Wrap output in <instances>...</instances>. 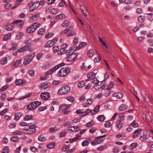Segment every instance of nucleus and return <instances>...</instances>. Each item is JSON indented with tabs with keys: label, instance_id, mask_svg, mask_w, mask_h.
I'll list each match as a JSON object with an SVG mask.
<instances>
[{
	"label": "nucleus",
	"instance_id": "obj_36",
	"mask_svg": "<svg viewBox=\"0 0 153 153\" xmlns=\"http://www.w3.org/2000/svg\"><path fill=\"white\" fill-rule=\"evenodd\" d=\"M45 28H40L38 31V34L39 35H42L45 33Z\"/></svg>",
	"mask_w": 153,
	"mask_h": 153
},
{
	"label": "nucleus",
	"instance_id": "obj_42",
	"mask_svg": "<svg viewBox=\"0 0 153 153\" xmlns=\"http://www.w3.org/2000/svg\"><path fill=\"white\" fill-rule=\"evenodd\" d=\"M9 151V149L7 146L4 147L1 153H8Z\"/></svg>",
	"mask_w": 153,
	"mask_h": 153
},
{
	"label": "nucleus",
	"instance_id": "obj_29",
	"mask_svg": "<svg viewBox=\"0 0 153 153\" xmlns=\"http://www.w3.org/2000/svg\"><path fill=\"white\" fill-rule=\"evenodd\" d=\"M66 16L64 14H60L55 16V18L56 19H62L65 17Z\"/></svg>",
	"mask_w": 153,
	"mask_h": 153
},
{
	"label": "nucleus",
	"instance_id": "obj_63",
	"mask_svg": "<svg viewBox=\"0 0 153 153\" xmlns=\"http://www.w3.org/2000/svg\"><path fill=\"white\" fill-rule=\"evenodd\" d=\"M74 52L72 48L70 49L68 51H66V53L67 54V55H69L71 54H72Z\"/></svg>",
	"mask_w": 153,
	"mask_h": 153
},
{
	"label": "nucleus",
	"instance_id": "obj_33",
	"mask_svg": "<svg viewBox=\"0 0 153 153\" xmlns=\"http://www.w3.org/2000/svg\"><path fill=\"white\" fill-rule=\"evenodd\" d=\"M19 138L17 136H14L11 137V140L13 142H18L19 140Z\"/></svg>",
	"mask_w": 153,
	"mask_h": 153
},
{
	"label": "nucleus",
	"instance_id": "obj_57",
	"mask_svg": "<svg viewBox=\"0 0 153 153\" xmlns=\"http://www.w3.org/2000/svg\"><path fill=\"white\" fill-rule=\"evenodd\" d=\"M85 84V82H81L78 84L77 87L79 88H82L84 86Z\"/></svg>",
	"mask_w": 153,
	"mask_h": 153
},
{
	"label": "nucleus",
	"instance_id": "obj_23",
	"mask_svg": "<svg viewBox=\"0 0 153 153\" xmlns=\"http://www.w3.org/2000/svg\"><path fill=\"white\" fill-rule=\"evenodd\" d=\"M27 46H25L17 50V51L19 53H22L26 51L27 49L26 48Z\"/></svg>",
	"mask_w": 153,
	"mask_h": 153
},
{
	"label": "nucleus",
	"instance_id": "obj_24",
	"mask_svg": "<svg viewBox=\"0 0 153 153\" xmlns=\"http://www.w3.org/2000/svg\"><path fill=\"white\" fill-rule=\"evenodd\" d=\"M80 137V135L79 134H78L76 135L75 137L73 138L70 139L69 140V141L70 143H71L74 141H76L77 140H78L79 139Z\"/></svg>",
	"mask_w": 153,
	"mask_h": 153
},
{
	"label": "nucleus",
	"instance_id": "obj_27",
	"mask_svg": "<svg viewBox=\"0 0 153 153\" xmlns=\"http://www.w3.org/2000/svg\"><path fill=\"white\" fill-rule=\"evenodd\" d=\"M88 56L90 57H92L94 54V52L93 50H90L87 52Z\"/></svg>",
	"mask_w": 153,
	"mask_h": 153
},
{
	"label": "nucleus",
	"instance_id": "obj_48",
	"mask_svg": "<svg viewBox=\"0 0 153 153\" xmlns=\"http://www.w3.org/2000/svg\"><path fill=\"white\" fill-rule=\"evenodd\" d=\"M22 61V60L20 59L17 60H16L15 62H14L16 65V66L17 67L19 65L21 64Z\"/></svg>",
	"mask_w": 153,
	"mask_h": 153
},
{
	"label": "nucleus",
	"instance_id": "obj_60",
	"mask_svg": "<svg viewBox=\"0 0 153 153\" xmlns=\"http://www.w3.org/2000/svg\"><path fill=\"white\" fill-rule=\"evenodd\" d=\"M66 99L68 101L72 102L74 100V98L72 97H66Z\"/></svg>",
	"mask_w": 153,
	"mask_h": 153
},
{
	"label": "nucleus",
	"instance_id": "obj_9",
	"mask_svg": "<svg viewBox=\"0 0 153 153\" xmlns=\"http://www.w3.org/2000/svg\"><path fill=\"white\" fill-rule=\"evenodd\" d=\"M61 65H58L54 67L50 70L48 71L46 73V75H49L52 74L54 71L60 68Z\"/></svg>",
	"mask_w": 153,
	"mask_h": 153
},
{
	"label": "nucleus",
	"instance_id": "obj_4",
	"mask_svg": "<svg viewBox=\"0 0 153 153\" xmlns=\"http://www.w3.org/2000/svg\"><path fill=\"white\" fill-rule=\"evenodd\" d=\"M70 69L68 67L62 68L57 73V75L61 77H64L68 74L70 71Z\"/></svg>",
	"mask_w": 153,
	"mask_h": 153
},
{
	"label": "nucleus",
	"instance_id": "obj_64",
	"mask_svg": "<svg viewBox=\"0 0 153 153\" xmlns=\"http://www.w3.org/2000/svg\"><path fill=\"white\" fill-rule=\"evenodd\" d=\"M148 42L150 46H153V39H149Z\"/></svg>",
	"mask_w": 153,
	"mask_h": 153
},
{
	"label": "nucleus",
	"instance_id": "obj_59",
	"mask_svg": "<svg viewBox=\"0 0 153 153\" xmlns=\"http://www.w3.org/2000/svg\"><path fill=\"white\" fill-rule=\"evenodd\" d=\"M125 117V116L122 113L120 114H119L120 120L119 121L122 122V121L124 119Z\"/></svg>",
	"mask_w": 153,
	"mask_h": 153
},
{
	"label": "nucleus",
	"instance_id": "obj_11",
	"mask_svg": "<svg viewBox=\"0 0 153 153\" xmlns=\"http://www.w3.org/2000/svg\"><path fill=\"white\" fill-rule=\"evenodd\" d=\"M41 98L45 100H48L50 97V94L47 92H44L41 94Z\"/></svg>",
	"mask_w": 153,
	"mask_h": 153
},
{
	"label": "nucleus",
	"instance_id": "obj_10",
	"mask_svg": "<svg viewBox=\"0 0 153 153\" xmlns=\"http://www.w3.org/2000/svg\"><path fill=\"white\" fill-rule=\"evenodd\" d=\"M51 85V83L47 82L42 83L41 84L40 87V88L42 89H45L49 87Z\"/></svg>",
	"mask_w": 153,
	"mask_h": 153
},
{
	"label": "nucleus",
	"instance_id": "obj_31",
	"mask_svg": "<svg viewBox=\"0 0 153 153\" xmlns=\"http://www.w3.org/2000/svg\"><path fill=\"white\" fill-rule=\"evenodd\" d=\"M97 119L100 121L102 122L105 119V118L104 115H101L98 116L97 117Z\"/></svg>",
	"mask_w": 153,
	"mask_h": 153
},
{
	"label": "nucleus",
	"instance_id": "obj_1",
	"mask_svg": "<svg viewBox=\"0 0 153 153\" xmlns=\"http://www.w3.org/2000/svg\"><path fill=\"white\" fill-rule=\"evenodd\" d=\"M40 25L39 22L33 23L32 25L28 27L26 29V32L28 33H31L38 27Z\"/></svg>",
	"mask_w": 153,
	"mask_h": 153
},
{
	"label": "nucleus",
	"instance_id": "obj_32",
	"mask_svg": "<svg viewBox=\"0 0 153 153\" xmlns=\"http://www.w3.org/2000/svg\"><path fill=\"white\" fill-rule=\"evenodd\" d=\"M91 82L94 84H99V82L96 77H94L92 79Z\"/></svg>",
	"mask_w": 153,
	"mask_h": 153
},
{
	"label": "nucleus",
	"instance_id": "obj_45",
	"mask_svg": "<svg viewBox=\"0 0 153 153\" xmlns=\"http://www.w3.org/2000/svg\"><path fill=\"white\" fill-rule=\"evenodd\" d=\"M114 85V82L110 81L108 85H107V86L108 87V88L110 89L112 88L113 86Z\"/></svg>",
	"mask_w": 153,
	"mask_h": 153
},
{
	"label": "nucleus",
	"instance_id": "obj_6",
	"mask_svg": "<svg viewBox=\"0 0 153 153\" xmlns=\"http://www.w3.org/2000/svg\"><path fill=\"white\" fill-rule=\"evenodd\" d=\"M29 127L28 128H26L23 130V132L27 133L29 134H32L36 131V129L35 128L37 127V126L35 124H30L29 126Z\"/></svg>",
	"mask_w": 153,
	"mask_h": 153
},
{
	"label": "nucleus",
	"instance_id": "obj_26",
	"mask_svg": "<svg viewBox=\"0 0 153 153\" xmlns=\"http://www.w3.org/2000/svg\"><path fill=\"white\" fill-rule=\"evenodd\" d=\"M46 138L43 135L39 136L38 138V140L41 142H44L46 141Z\"/></svg>",
	"mask_w": 153,
	"mask_h": 153
},
{
	"label": "nucleus",
	"instance_id": "obj_7",
	"mask_svg": "<svg viewBox=\"0 0 153 153\" xmlns=\"http://www.w3.org/2000/svg\"><path fill=\"white\" fill-rule=\"evenodd\" d=\"M40 13L39 12H36L34 14H30L28 17L30 19V22H33V20H35L36 19L39 17L40 16Z\"/></svg>",
	"mask_w": 153,
	"mask_h": 153
},
{
	"label": "nucleus",
	"instance_id": "obj_28",
	"mask_svg": "<svg viewBox=\"0 0 153 153\" xmlns=\"http://www.w3.org/2000/svg\"><path fill=\"white\" fill-rule=\"evenodd\" d=\"M123 126L122 122L119 121V120L116 123V127L118 129H120Z\"/></svg>",
	"mask_w": 153,
	"mask_h": 153
},
{
	"label": "nucleus",
	"instance_id": "obj_16",
	"mask_svg": "<svg viewBox=\"0 0 153 153\" xmlns=\"http://www.w3.org/2000/svg\"><path fill=\"white\" fill-rule=\"evenodd\" d=\"M91 140L90 138H87L83 141L82 143V145L83 146L88 145L90 143Z\"/></svg>",
	"mask_w": 153,
	"mask_h": 153
},
{
	"label": "nucleus",
	"instance_id": "obj_19",
	"mask_svg": "<svg viewBox=\"0 0 153 153\" xmlns=\"http://www.w3.org/2000/svg\"><path fill=\"white\" fill-rule=\"evenodd\" d=\"M113 96L118 99L122 98L123 96V94L121 92H118L113 94Z\"/></svg>",
	"mask_w": 153,
	"mask_h": 153
},
{
	"label": "nucleus",
	"instance_id": "obj_13",
	"mask_svg": "<svg viewBox=\"0 0 153 153\" xmlns=\"http://www.w3.org/2000/svg\"><path fill=\"white\" fill-rule=\"evenodd\" d=\"M13 24H17V26L19 27H21L23 25L24 22L22 20H16L12 23Z\"/></svg>",
	"mask_w": 153,
	"mask_h": 153
},
{
	"label": "nucleus",
	"instance_id": "obj_43",
	"mask_svg": "<svg viewBox=\"0 0 153 153\" xmlns=\"http://www.w3.org/2000/svg\"><path fill=\"white\" fill-rule=\"evenodd\" d=\"M55 143H52L47 145V147L49 149H52L55 147Z\"/></svg>",
	"mask_w": 153,
	"mask_h": 153
},
{
	"label": "nucleus",
	"instance_id": "obj_35",
	"mask_svg": "<svg viewBox=\"0 0 153 153\" xmlns=\"http://www.w3.org/2000/svg\"><path fill=\"white\" fill-rule=\"evenodd\" d=\"M22 132H23V130H19V131H16L13 133V134L14 135H21L22 134Z\"/></svg>",
	"mask_w": 153,
	"mask_h": 153
},
{
	"label": "nucleus",
	"instance_id": "obj_14",
	"mask_svg": "<svg viewBox=\"0 0 153 153\" xmlns=\"http://www.w3.org/2000/svg\"><path fill=\"white\" fill-rule=\"evenodd\" d=\"M128 108V106L126 104L121 105L119 107L118 109L120 111L126 110Z\"/></svg>",
	"mask_w": 153,
	"mask_h": 153
},
{
	"label": "nucleus",
	"instance_id": "obj_39",
	"mask_svg": "<svg viewBox=\"0 0 153 153\" xmlns=\"http://www.w3.org/2000/svg\"><path fill=\"white\" fill-rule=\"evenodd\" d=\"M59 130L56 127H51L49 129V131L50 132H54L58 131Z\"/></svg>",
	"mask_w": 153,
	"mask_h": 153
},
{
	"label": "nucleus",
	"instance_id": "obj_46",
	"mask_svg": "<svg viewBox=\"0 0 153 153\" xmlns=\"http://www.w3.org/2000/svg\"><path fill=\"white\" fill-rule=\"evenodd\" d=\"M51 13L53 14H56L58 13V10L56 9L53 8L51 10Z\"/></svg>",
	"mask_w": 153,
	"mask_h": 153
},
{
	"label": "nucleus",
	"instance_id": "obj_15",
	"mask_svg": "<svg viewBox=\"0 0 153 153\" xmlns=\"http://www.w3.org/2000/svg\"><path fill=\"white\" fill-rule=\"evenodd\" d=\"M100 39L102 43V47L107 52H108V50H107L108 48H110V45H107L101 39Z\"/></svg>",
	"mask_w": 153,
	"mask_h": 153
},
{
	"label": "nucleus",
	"instance_id": "obj_56",
	"mask_svg": "<svg viewBox=\"0 0 153 153\" xmlns=\"http://www.w3.org/2000/svg\"><path fill=\"white\" fill-rule=\"evenodd\" d=\"M47 106H41L39 107L38 109V111H43L47 108Z\"/></svg>",
	"mask_w": 153,
	"mask_h": 153
},
{
	"label": "nucleus",
	"instance_id": "obj_22",
	"mask_svg": "<svg viewBox=\"0 0 153 153\" xmlns=\"http://www.w3.org/2000/svg\"><path fill=\"white\" fill-rule=\"evenodd\" d=\"M81 9V10L83 14L85 16H87L86 13L87 12L85 6L84 5H81L80 7Z\"/></svg>",
	"mask_w": 153,
	"mask_h": 153
},
{
	"label": "nucleus",
	"instance_id": "obj_30",
	"mask_svg": "<svg viewBox=\"0 0 153 153\" xmlns=\"http://www.w3.org/2000/svg\"><path fill=\"white\" fill-rule=\"evenodd\" d=\"M23 35V33L22 32L18 33L16 36L17 39L19 40L21 39Z\"/></svg>",
	"mask_w": 153,
	"mask_h": 153
},
{
	"label": "nucleus",
	"instance_id": "obj_47",
	"mask_svg": "<svg viewBox=\"0 0 153 153\" xmlns=\"http://www.w3.org/2000/svg\"><path fill=\"white\" fill-rule=\"evenodd\" d=\"M101 138L100 137V136L97 137L96 141H97V143H98V144H100L103 142V140L102 139H101Z\"/></svg>",
	"mask_w": 153,
	"mask_h": 153
},
{
	"label": "nucleus",
	"instance_id": "obj_53",
	"mask_svg": "<svg viewBox=\"0 0 153 153\" xmlns=\"http://www.w3.org/2000/svg\"><path fill=\"white\" fill-rule=\"evenodd\" d=\"M146 135L143 134V135L140 136V139L142 141H145L147 139L146 137Z\"/></svg>",
	"mask_w": 153,
	"mask_h": 153
},
{
	"label": "nucleus",
	"instance_id": "obj_58",
	"mask_svg": "<svg viewBox=\"0 0 153 153\" xmlns=\"http://www.w3.org/2000/svg\"><path fill=\"white\" fill-rule=\"evenodd\" d=\"M70 148V146L69 145L67 146H64L62 148V150L63 151H66L68 150Z\"/></svg>",
	"mask_w": 153,
	"mask_h": 153
},
{
	"label": "nucleus",
	"instance_id": "obj_20",
	"mask_svg": "<svg viewBox=\"0 0 153 153\" xmlns=\"http://www.w3.org/2000/svg\"><path fill=\"white\" fill-rule=\"evenodd\" d=\"M11 33H8L6 34L3 38V40L4 41H6L9 39L11 37Z\"/></svg>",
	"mask_w": 153,
	"mask_h": 153
},
{
	"label": "nucleus",
	"instance_id": "obj_49",
	"mask_svg": "<svg viewBox=\"0 0 153 153\" xmlns=\"http://www.w3.org/2000/svg\"><path fill=\"white\" fill-rule=\"evenodd\" d=\"M107 146L106 145L100 146L97 148V150L99 151H101L106 148Z\"/></svg>",
	"mask_w": 153,
	"mask_h": 153
},
{
	"label": "nucleus",
	"instance_id": "obj_37",
	"mask_svg": "<svg viewBox=\"0 0 153 153\" xmlns=\"http://www.w3.org/2000/svg\"><path fill=\"white\" fill-rule=\"evenodd\" d=\"M67 131L66 130L63 131L61 132L59 134V137L60 138L65 137L67 133Z\"/></svg>",
	"mask_w": 153,
	"mask_h": 153
},
{
	"label": "nucleus",
	"instance_id": "obj_54",
	"mask_svg": "<svg viewBox=\"0 0 153 153\" xmlns=\"http://www.w3.org/2000/svg\"><path fill=\"white\" fill-rule=\"evenodd\" d=\"M69 24V22L68 20L65 21L62 24V26L63 27H66L68 26Z\"/></svg>",
	"mask_w": 153,
	"mask_h": 153
},
{
	"label": "nucleus",
	"instance_id": "obj_61",
	"mask_svg": "<svg viewBox=\"0 0 153 153\" xmlns=\"http://www.w3.org/2000/svg\"><path fill=\"white\" fill-rule=\"evenodd\" d=\"M28 74L31 76H33L35 75V72L33 70H30L28 71Z\"/></svg>",
	"mask_w": 153,
	"mask_h": 153
},
{
	"label": "nucleus",
	"instance_id": "obj_5",
	"mask_svg": "<svg viewBox=\"0 0 153 153\" xmlns=\"http://www.w3.org/2000/svg\"><path fill=\"white\" fill-rule=\"evenodd\" d=\"M35 53L33 52L25 58L24 60L23 64L25 65H28L33 60L35 56Z\"/></svg>",
	"mask_w": 153,
	"mask_h": 153
},
{
	"label": "nucleus",
	"instance_id": "obj_21",
	"mask_svg": "<svg viewBox=\"0 0 153 153\" xmlns=\"http://www.w3.org/2000/svg\"><path fill=\"white\" fill-rule=\"evenodd\" d=\"M112 92L111 89L108 88L107 90H105V91L104 90V96L106 97H108L109 96L111 93Z\"/></svg>",
	"mask_w": 153,
	"mask_h": 153
},
{
	"label": "nucleus",
	"instance_id": "obj_12",
	"mask_svg": "<svg viewBox=\"0 0 153 153\" xmlns=\"http://www.w3.org/2000/svg\"><path fill=\"white\" fill-rule=\"evenodd\" d=\"M26 81L25 79H17L16 80L15 83L18 85H22L24 84L25 83Z\"/></svg>",
	"mask_w": 153,
	"mask_h": 153
},
{
	"label": "nucleus",
	"instance_id": "obj_2",
	"mask_svg": "<svg viewBox=\"0 0 153 153\" xmlns=\"http://www.w3.org/2000/svg\"><path fill=\"white\" fill-rule=\"evenodd\" d=\"M41 104L40 102L35 101L30 103L27 105V109L28 111H31L35 109L36 107L40 105Z\"/></svg>",
	"mask_w": 153,
	"mask_h": 153
},
{
	"label": "nucleus",
	"instance_id": "obj_8",
	"mask_svg": "<svg viewBox=\"0 0 153 153\" xmlns=\"http://www.w3.org/2000/svg\"><path fill=\"white\" fill-rule=\"evenodd\" d=\"M78 55L77 53H72L67 57L66 59L67 61L71 62L75 59Z\"/></svg>",
	"mask_w": 153,
	"mask_h": 153
},
{
	"label": "nucleus",
	"instance_id": "obj_50",
	"mask_svg": "<svg viewBox=\"0 0 153 153\" xmlns=\"http://www.w3.org/2000/svg\"><path fill=\"white\" fill-rule=\"evenodd\" d=\"M65 49H63L61 48L59 51H58V54L59 55H62L66 53V51Z\"/></svg>",
	"mask_w": 153,
	"mask_h": 153
},
{
	"label": "nucleus",
	"instance_id": "obj_55",
	"mask_svg": "<svg viewBox=\"0 0 153 153\" xmlns=\"http://www.w3.org/2000/svg\"><path fill=\"white\" fill-rule=\"evenodd\" d=\"M96 74L94 72H91L89 73L87 75L88 78H90L93 76H95Z\"/></svg>",
	"mask_w": 153,
	"mask_h": 153
},
{
	"label": "nucleus",
	"instance_id": "obj_3",
	"mask_svg": "<svg viewBox=\"0 0 153 153\" xmlns=\"http://www.w3.org/2000/svg\"><path fill=\"white\" fill-rule=\"evenodd\" d=\"M70 88L68 86H63L60 88L58 91V94L59 95H65L70 92Z\"/></svg>",
	"mask_w": 153,
	"mask_h": 153
},
{
	"label": "nucleus",
	"instance_id": "obj_38",
	"mask_svg": "<svg viewBox=\"0 0 153 153\" xmlns=\"http://www.w3.org/2000/svg\"><path fill=\"white\" fill-rule=\"evenodd\" d=\"M87 43L85 42H81L79 46L78 47H77L76 49H74V51H75L76 49H80V48L83 47L85 46V45H86Z\"/></svg>",
	"mask_w": 153,
	"mask_h": 153
},
{
	"label": "nucleus",
	"instance_id": "obj_40",
	"mask_svg": "<svg viewBox=\"0 0 153 153\" xmlns=\"http://www.w3.org/2000/svg\"><path fill=\"white\" fill-rule=\"evenodd\" d=\"M53 45L52 44L51 41H48L46 44L44 45L45 48H47L52 46Z\"/></svg>",
	"mask_w": 153,
	"mask_h": 153
},
{
	"label": "nucleus",
	"instance_id": "obj_44",
	"mask_svg": "<svg viewBox=\"0 0 153 153\" xmlns=\"http://www.w3.org/2000/svg\"><path fill=\"white\" fill-rule=\"evenodd\" d=\"M137 144L136 143H133L130 146L129 148L130 149H133L137 146Z\"/></svg>",
	"mask_w": 153,
	"mask_h": 153
},
{
	"label": "nucleus",
	"instance_id": "obj_18",
	"mask_svg": "<svg viewBox=\"0 0 153 153\" xmlns=\"http://www.w3.org/2000/svg\"><path fill=\"white\" fill-rule=\"evenodd\" d=\"M22 116V113H21L20 112L15 113L14 115L15 120L16 121H18Z\"/></svg>",
	"mask_w": 153,
	"mask_h": 153
},
{
	"label": "nucleus",
	"instance_id": "obj_17",
	"mask_svg": "<svg viewBox=\"0 0 153 153\" xmlns=\"http://www.w3.org/2000/svg\"><path fill=\"white\" fill-rule=\"evenodd\" d=\"M7 58L6 57H3L0 60V64L2 65H4L7 64Z\"/></svg>",
	"mask_w": 153,
	"mask_h": 153
},
{
	"label": "nucleus",
	"instance_id": "obj_41",
	"mask_svg": "<svg viewBox=\"0 0 153 153\" xmlns=\"http://www.w3.org/2000/svg\"><path fill=\"white\" fill-rule=\"evenodd\" d=\"M145 17L144 16H140L138 17V21L140 22H143L145 20Z\"/></svg>",
	"mask_w": 153,
	"mask_h": 153
},
{
	"label": "nucleus",
	"instance_id": "obj_52",
	"mask_svg": "<svg viewBox=\"0 0 153 153\" xmlns=\"http://www.w3.org/2000/svg\"><path fill=\"white\" fill-rule=\"evenodd\" d=\"M66 106V104H63L61 105L59 108V111L62 110V111H63V110H65L67 109Z\"/></svg>",
	"mask_w": 153,
	"mask_h": 153
},
{
	"label": "nucleus",
	"instance_id": "obj_62",
	"mask_svg": "<svg viewBox=\"0 0 153 153\" xmlns=\"http://www.w3.org/2000/svg\"><path fill=\"white\" fill-rule=\"evenodd\" d=\"M9 65L10 67V68L12 69H14L16 68H17V67L16 66V65L14 62L11 63Z\"/></svg>",
	"mask_w": 153,
	"mask_h": 153
},
{
	"label": "nucleus",
	"instance_id": "obj_25",
	"mask_svg": "<svg viewBox=\"0 0 153 153\" xmlns=\"http://www.w3.org/2000/svg\"><path fill=\"white\" fill-rule=\"evenodd\" d=\"M13 28V26L10 24H7L6 25V29L8 31L12 30Z\"/></svg>",
	"mask_w": 153,
	"mask_h": 153
},
{
	"label": "nucleus",
	"instance_id": "obj_34",
	"mask_svg": "<svg viewBox=\"0 0 153 153\" xmlns=\"http://www.w3.org/2000/svg\"><path fill=\"white\" fill-rule=\"evenodd\" d=\"M33 116L32 115H28L24 118V120L25 121L29 120L33 118Z\"/></svg>",
	"mask_w": 153,
	"mask_h": 153
},
{
	"label": "nucleus",
	"instance_id": "obj_51",
	"mask_svg": "<svg viewBox=\"0 0 153 153\" xmlns=\"http://www.w3.org/2000/svg\"><path fill=\"white\" fill-rule=\"evenodd\" d=\"M32 95V93H28L27 94L25 95L24 97H22L19 99V100H22L25 98L30 97Z\"/></svg>",
	"mask_w": 153,
	"mask_h": 153
}]
</instances>
